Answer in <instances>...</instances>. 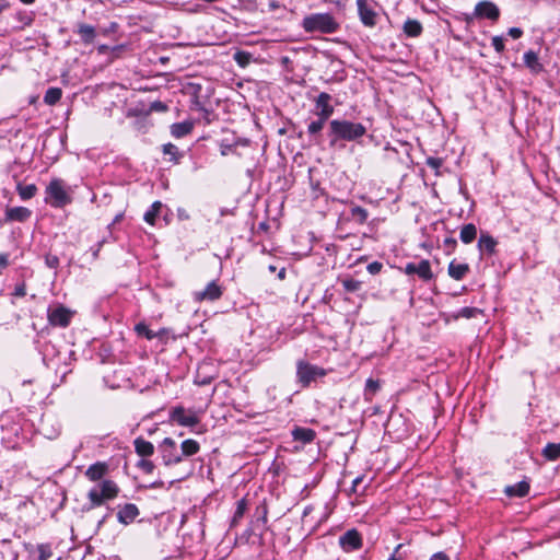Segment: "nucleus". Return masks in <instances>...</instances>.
<instances>
[{
  "label": "nucleus",
  "mask_w": 560,
  "mask_h": 560,
  "mask_svg": "<svg viewBox=\"0 0 560 560\" xmlns=\"http://www.w3.org/2000/svg\"><path fill=\"white\" fill-rule=\"evenodd\" d=\"M365 132V127L360 122L334 119L329 122L328 137L330 145H335L340 140L354 141L364 136Z\"/></svg>",
  "instance_id": "1"
},
{
  "label": "nucleus",
  "mask_w": 560,
  "mask_h": 560,
  "mask_svg": "<svg viewBox=\"0 0 560 560\" xmlns=\"http://www.w3.org/2000/svg\"><path fill=\"white\" fill-rule=\"evenodd\" d=\"M302 27L306 33L331 34L338 30L339 24L329 13H313L303 19Z\"/></svg>",
  "instance_id": "2"
},
{
  "label": "nucleus",
  "mask_w": 560,
  "mask_h": 560,
  "mask_svg": "<svg viewBox=\"0 0 560 560\" xmlns=\"http://www.w3.org/2000/svg\"><path fill=\"white\" fill-rule=\"evenodd\" d=\"M46 202L54 208H63L71 203L72 198L62 179L54 178L46 187Z\"/></svg>",
  "instance_id": "3"
},
{
  "label": "nucleus",
  "mask_w": 560,
  "mask_h": 560,
  "mask_svg": "<svg viewBox=\"0 0 560 560\" xmlns=\"http://www.w3.org/2000/svg\"><path fill=\"white\" fill-rule=\"evenodd\" d=\"M326 375L327 371L318 365L311 364L304 360L296 362V378L302 387H308L312 382Z\"/></svg>",
  "instance_id": "4"
},
{
  "label": "nucleus",
  "mask_w": 560,
  "mask_h": 560,
  "mask_svg": "<svg viewBox=\"0 0 560 560\" xmlns=\"http://www.w3.org/2000/svg\"><path fill=\"white\" fill-rule=\"evenodd\" d=\"M73 312L63 305L50 306L47 310L48 323L54 327L66 328L70 325Z\"/></svg>",
  "instance_id": "5"
},
{
  "label": "nucleus",
  "mask_w": 560,
  "mask_h": 560,
  "mask_svg": "<svg viewBox=\"0 0 560 560\" xmlns=\"http://www.w3.org/2000/svg\"><path fill=\"white\" fill-rule=\"evenodd\" d=\"M162 460L165 466L176 465L182 462V455L177 452L176 443L171 438H165L159 446Z\"/></svg>",
  "instance_id": "6"
},
{
  "label": "nucleus",
  "mask_w": 560,
  "mask_h": 560,
  "mask_svg": "<svg viewBox=\"0 0 560 560\" xmlns=\"http://www.w3.org/2000/svg\"><path fill=\"white\" fill-rule=\"evenodd\" d=\"M170 419L183 427H195L199 423V418L194 412L187 413L182 406L174 407L171 410Z\"/></svg>",
  "instance_id": "7"
},
{
  "label": "nucleus",
  "mask_w": 560,
  "mask_h": 560,
  "mask_svg": "<svg viewBox=\"0 0 560 560\" xmlns=\"http://www.w3.org/2000/svg\"><path fill=\"white\" fill-rule=\"evenodd\" d=\"M339 545L346 552L360 549L362 547V538L360 533L354 528L347 530L339 537Z\"/></svg>",
  "instance_id": "8"
},
{
  "label": "nucleus",
  "mask_w": 560,
  "mask_h": 560,
  "mask_svg": "<svg viewBox=\"0 0 560 560\" xmlns=\"http://www.w3.org/2000/svg\"><path fill=\"white\" fill-rule=\"evenodd\" d=\"M474 16L478 19H489L491 21H497L500 16L499 8L491 1H480L476 4Z\"/></svg>",
  "instance_id": "9"
},
{
  "label": "nucleus",
  "mask_w": 560,
  "mask_h": 560,
  "mask_svg": "<svg viewBox=\"0 0 560 560\" xmlns=\"http://www.w3.org/2000/svg\"><path fill=\"white\" fill-rule=\"evenodd\" d=\"M223 294L222 288L218 284L217 281H211L207 284V287L201 290L194 293V299L197 302L202 301H217L219 300Z\"/></svg>",
  "instance_id": "10"
},
{
  "label": "nucleus",
  "mask_w": 560,
  "mask_h": 560,
  "mask_svg": "<svg viewBox=\"0 0 560 560\" xmlns=\"http://www.w3.org/2000/svg\"><path fill=\"white\" fill-rule=\"evenodd\" d=\"M372 2V0H357L360 20L366 26H374L376 23V13Z\"/></svg>",
  "instance_id": "11"
},
{
  "label": "nucleus",
  "mask_w": 560,
  "mask_h": 560,
  "mask_svg": "<svg viewBox=\"0 0 560 560\" xmlns=\"http://www.w3.org/2000/svg\"><path fill=\"white\" fill-rule=\"evenodd\" d=\"M405 271L408 275L417 273L418 277L424 281H429L433 278V272L431 270L430 262L427 259H423V260L419 261L418 264H416V262L407 264Z\"/></svg>",
  "instance_id": "12"
},
{
  "label": "nucleus",
  "mask_w": 560,
  "mask_h": 560,
  "mask_svg": "<svg viewBox=\"0 0 560 560\" xmlns=\"http://www.w3.org/2000/svg\"><path fill=\"white\" fill-rule=\"evenodd\" d=\"M331 96L326 92H322L315 100L317 112V117H322L324 119H329V117L334 114V107L330 105Z\"/></svg>",
  "instance_id": "13"
},
{
  "label": "nucleus",
  "mask_w": 560,
  "mask_h": 560,
  "mask_svg": "<svg viewBox=\"0 0 560 560\" xmlns=\"http://www.w3.org/2000/svg\"><path fill=\"white\" fill-rule=\"evenodd\" d=\"M32 217V211L26 207L7 208L4 212L5 222H26Z\"/></svg>",
  "instance_id": "14"
},
{
  "label": "nucleus",
  "mask_w": 560,
  "mask_h": 560,
  "mask_svg": "<svg viewBox=\"0 0 560 560\" xmlns=\"http://www.w3.org/2000/svg\"><path fill=\"white\" fill-rule=\"evenodd\" d=\"M139 509L133 503H126L124 506L119 509L117 512V520L119 523L124 525H129L132 523L137 516L139 515Z\"/></svg>",
  "instance_id": "15"
},
{
  "label": "nucleus",
  "mask_w": 560,
  "mask_h": 560,
  "mask_svg": "<svg viewBox=\"0 0 560 560\" xmlns=\"http://www.w3.org/2000/svg\"><path fill=\"white\" fill-rule=\"evenodd\" d=\"M96 487L105 501L115 499L119 493V487L110 479L102 480V482Z\"/></svg>",
  "instance_id": "16"
},
{
  "label": "nucleus",
  "mask_w": 560,
  "mask_h": 560,
  "mask_svg": "<svg viewBox=\"0 0 560 560\" xmlns=\"http://www.w3.org/2000/svg\"><path fill=\"white\" fill-rule=\"evenodd\" d=\"M194 129V122L191 120H185L175 122L171 126V135L176 138H184L189 135Z\"/></svg>",
  "instance_id": "17"
},
{
  "label": "nucleus",
  "mask_w": 560,
  "mask_h": 560,
  "mask_svg": "<svg viewBox=\"0 0 560 560\" xmlns=\"http://www.w3.org/2000/svg\"><path fill=\"white\" fill-rule=\"evenodd\" d=\"M107 469H108V466L106 463H95L93 465H91L86 471H85V476L91 480V481H98L101 480L105 474L107 472Z\"/></svg>",
  "instance_id": "18"
},
{
  "label": "nucleus",
  "mask_w": 560,
  "mask_h": 560,
  "mask_svg": "<svg viewBox=\"0 0 560 560\" xmlns=\"http://www.w3.org/2000/svg\"><path fill=\"white\" fill-rule=\"evenodd\" d=\"M133 445L136 453L143 458L149 457L154 453V445L143 438H137L133 441Z\"/></svg>",
  "instance_id": "19"
},
{
  "label": "nucleus",
  "mask_w": 560,
  "mask_h": 560,
  "mask_svg": "<svg viewBox=\"0 0 560 560\" xmlns=\"http://www.w3.org/2000/svg\"><path fill=\"white\" fill-rule=\"evenodd\" d=\"M292 436L295 441L311 443L315 440L316 433L313 429L310 428L295 427L292 430Z\"/></svg>",
  "instance_id": "20"
},
{
  "label": "nucleus",
  "mask_w": 560,
  "mask_h": 560,
  "mask_svg": "<svg viewBox=\"0 0 560 560\" xmlns=\"http://www.w3.org/2000/svg\"><path fill=\"white\" fill-rule=\"evenodd\" d=\"M497 246V241L487 233H481L478 241V248L481 253H487L489 255L494 253Z\"/></svg>",
  "instance_id": "21"
},
{
  "label": "nucleus",
  "mask_w": 560,
  "mask_h": 560,
  "mask_svg": "<svg viewBox=\"0 0 560 560\" xmlns=\"http://www.w3.org/2000/svg\"><path fill=\"white\" fill-rule=\"evenodd\" d=\"M77 33L84 44H92L96 36L95 27L89 24H79Z\"/></svg>",
  "instance_id": "22"
},
{
  "label": "nucleus",
  "mask_w": 560,
  "mask_h": 560,
  "mask_svg": "<svg viewBox=\"0 0 560 560\" xmlns=\"http://www.w3.org/2000/svg\"><path fill=\"white\" fill-rule=\"evenodd\" d=\"M200 451V444L192 439H188L182 442L180 444V455L182 458L184 456L189 457L197 454Z\"/></svg>",
  "instance_id": "23"
},
{
  "label": "nucleus",
  "mask_w": 560,
  "mask_h": 560,
  "mask_svg": "<svg viewBox=\"0 0 560 560\" xmlns=\"http://www.w3.org/2000/svg\"><path fill=\"white\" fill-rule=\"evenodd\" d=\"M404 33L409 37H418L422 33V25L418 20L409 19L404 23Z\"/></svg>",
  "instance_id": "24"
},
{
  "label": "nucleus",
  "mask_w": 560,
  "mask_h": 560,
  "mask_svg": "<svg viewBox=\"0 0 560 560\" xmlns=\"http://www.w3.org/2000/svg\"><path fill=\"white\" fill-rule=\"evenodd\" d=\"M477 236V228L472 223L465 224L460 230V241L465 244L471 243Z\"/></svg>",
  "instance_id": "25"
},
{
  "label": "nucleus",
  "mask_w": 560,
  "mask_h": 560,
  "mask_svg": "<svg viewBox=\"0 0 560 560\" xmlns=\"http://www.w3.org/2000/svg\"><path fill=\"white\" fill-rule=\"evenodd\" d=\"M529 491V485L526 481H521L515 486L506 487L505 493L510 497H524Z\"/></svg>",
  "instance_id": "26"
},
{
  "label": "nucleus",
  "mask_w": 560,
  "mask_h": 560,
  "mask_svg": "<svg viewBox=\"0 0 560 560\" xmlns=\"http://www.w3.org/2000/svg\"><path fill=\"white\" fill-rule=\"evenodd\" d=\"M88 499L90 503L86 506V510L98 508L103 505L105 502V499L102 498V495L100 494L97 487H93L92 489H90V491L88 492Z\"/></svg>",
  "instance_id": "27"
},
{
  "label": "nucleus",
  "mask_w": 560,
  "mask_h": 560,
  "mask_svg": "<svg viewBox=\"0 0 560 560\" xmlns=\"http://www.w3.org/2000/svg\"><path fill=\"white\" fill-rule=\"evenodd\" d=\"M16 191L22 200H28L36 195L37 187L35 184L23 185L19 183L16 186Z\"/></svg>",
  "instance_id": "28"
},
{
  "label": "nucleus",
  "mask_w": 560,
  "mask_h": 560,
  "mask_svg": "<svg viewBox=\"0 0 560 560\" xmlns=\"http://www.w3.org/2000/svg\"><path fill=\"white\" fill-rule=\"evenodd\" d=\"M468 265L451 262L448 266V275L455 279L460 280L468 272Z\"/></svg>",
  "instance_id": "29"
},
{
  "label": "nucleus",
  "mask_w": 560,
  "mask_h": 560,
  "mask_svg": "<svg viewBox=\"0 0 560 560\" xmlns=\"http://www.w3.org/2000/svg\"><path fill=\"white\" fill-rule=\"evenodd\" d=\"M524 62L534 72H539L542 69V66L538 61L537 54L533 50L525 52Z\"/></svg>",
  "instance_id": "30"
},
{
  "label": "nucleus",
  "mask_w": 560,
  "mask_h": 560,
  "mask_svg": "<svg viewBox=\"0 0 560 560\" xmlns=\"http://www.w3.org/2000/svg\"><path fill=\"white\" fill-rule=\"evenodd\" d=\"M547 460H557L560 457V443H548L542 450Z\"/></svg>",
  "instance_id": "31"
},
{
  "label": "nucleus",
  "mask_w": 560,
  "mask_h": 560,
  "mask_svg": "<svg viewBox=\"0 0 560 560\" xmlns=\"http://www.w3.org/2000/svg\"><path fill=\"white\" fill-rule=\"evenodd\" d=\"M162 202L161 201H154L151 207L145 211L144 215H143V220L153 225L155 223V219L156 217L159 215L160 213V210L162 208Z\"/></svg>",
  "instance_id": "32"
},
{
  "label": "nucleus",
  "mask_w": 560,
  "mask_h": 560,
  "mask_svg": "<svg viewBox=\"0 0 560 560\" xmlns=\"http://www.w3.org/2000/svg\"><path fill=\"white\" fill-rule=\"evenodd\" d=\"M247 510V501L246 499H241L237 501L236 503V510L234 512V515L232 517V521H231V526H236L240 521L243 518L245 512Z\"/></svg>",
  "instance_id": "33"
},
{
  "label": "nucleus",
  "mask_w": 560,
  "mask_h": 560,
  "mask_svg": "<svg viewBox=\"0 0 560 560\" xmlns=\"http://www.w3.org/2000/svg\"><path fill=\"white\" fill-rule=\"evenodd\" d=\"M381 389V382L378 380L369 378L365 383L364 397L366 400H372L374 395Z\"/></svg>",
  "instance_id": "34"
},
{
  "label": "nucleus",
  "mask_w": 560,
  "mask_h": 560,
  "mask_svg": "<svg viewBox=\"0 0 560 560\" xmlns=\"http://www.w3.org/2000/svg\"><path fill=\"white\" fill-rule=\"evenodd\" d=\"M62 91L60 88H49L44 95V102L48 105H55L60 101Z\"/></svg>",
  "instance_id": "35"
},
{
  "label": "nucleus",
  "mask_w": 560,
  "mask_h": 560,
  "mask_svg": "<svg viewBox=\"0 0 560 560\" xmlns=\"http://www.w3.org/2000/svg\"><path fill=\"white\" fill-rule=\"evenodd\" d=\"M327 119H324L322 117H318L316 120H313L311 121L308 125H307V132L311 135V136H316L318 135L325 124H326Z\"/></svg>",
  "instance_id": "36"
},
{
  "label": "nucleus",
  "mask_w": 560,
  "mask_h": 560,
  "mask_svg": "<svg viewBox=\"0 0 560 560\" xmlns=\"http://www.w3.org/2000/svg\"><path fill=\"white\" fill-rule=\"evenodd\" d=\"M135 330L139 336L145 337L148 340L154 339L158 334L152 331L144 323H139L136 325Z\"/></svg>",
  "instance_id": "37"
},
{
  "label": "nucleus",
  "mask_w": 560,
  "mask_h": 560,
  "mask_svg": "<svg viewBox=\"0 0 560 560\" xmlns=\"http://www.w3.org/2000/svg\"><path fill=\"white\" fill-rule=\"evenodd\" d=\"M163 153L165 155H170L171 160L176 162V163L178 162V160L180 158V154L178 152V148L175 144L171 143V142H168V143L163 145Z\"/></svg>",
  "instance_id": "38"
},
{
  "label": "nucleus",
  "mask_w": 560,
  "mask_h": 560,
  "mask_svg": "<svg viewBox=\"0 0 560 560\" xmlns=\"http://www.w3.org/2000/svg\"><path fill=\"white\" fill-rule=\"evenodd\" d=\"M233 58L238 66L246 67L252 60V54L238 50L234 54Z\"/></svg>",
  "instance_id": "39"
},
{
  "label": "nucleus",
  "mask_w": 560,
  "mask_h": 560,
  "mask_svg": "<svg viewBox=\"0 0 560 560\" xmlns=\"http://www.w3.org/2000/svg\"><path fill=\"white\" fill-rule=\"evenodd\" d=\"M38 558L37 560H49L52 556V550L50 544H39L37 546Z\"/></svg>",
  "instance_id": "40"
},
{
  "label": "nucleus",
  "mask_w": 560,
  "mask_h": 560,
  "mask_svg": "<svg viewBox=\"0 0 560 560\" xmlns=\"http://www.w3.org/2000/svg\"><path fill=\"white\" fill-rule=\"evenodd\" d=\"M482 312L477 307H464L462 308L456 317L472 318Z\"/></svg>",
  "instance_id": "41"
},
{
  "label": "nucleus",
  "mask_w": 560,
  "mask_h": 560,
  "mask_svg": "<svg viewBox=\"0 0 560 560\" xmlns=\"http://www.w3.org/2000/svg\"><path fill=\"white\" fill-rule=\"evenodd\" d=\"M137 467L145 474H152L155 468L153 462L145 458L140 459L137 464Z\"/></svg>",
  "instance_id": "42"
},
{
  "label": "nucleus",
  "mask_w": 560,
  "mask_h": 560,
  "mask_svg": "<svg viewBox=\"0 0 560 560\" xmlns=\"http://www.w3.org/2000/svg\"><path fill=\"white\" fill-rule=\"evenodd\" d=\"M205 368H207V365H205V364H202L198 368L197 375L195 378V383L198 385H208L213 380L212 376H201V370H203Z\"/></svg>",
  "instance_id": "43"
},
{
  "label": "nucleus",
  "mask_w": 560,
  "mask_h": 560,
  "mask_svg": "<svg viewBox=\"0 0 560 560\" xmlns=\"http://www.w3.org/2000/svg\"><path fill=\"white\" fill-rule=\"evenodd\" d=\"M402 544L398 545L388 560H405L406 553L402 551Z\"/></svg>",
  "instance_id": "44"
},
{
  "label": "nucleus",
  "mask_w": 560,
  "mask_h": 560,
  "mask_svg": "<svg viewBox=\"0 0 560 560\" xmlns=\"http://www.w3.org/2000/svg\"><path fill=\"white\" fill-rule=\"evenodd\" d=\"M363 482V477H357L352 480V485H351V492L353 493H361L364 491V487L362 489H360V486L361 483Z\"/></svg>",
  "instance_id": "45"
},
{
  "label": "nucleus",
  "mask_w": 560,
  "mask_h": 560,
  "mask_svg": "<svg viewBox=\"0 0 560 560\" xmlns=\"http://www.w3.org/2000/svg\"><path fill=\"white\" fill-rule=\"evenodd\" d=\"M150 109L153 112L164 113L168 109L167 105L161 101H154L150 105Z\"/></svg>",
  "instance_id": "46"
},
{
  "label": "nucleus",
  "mask_w": 560,
  "mask_h": 560,
  "mask_svg": "<svg viewBox=\"0 0 560 560\" xmlns=\"http://www.w3.org/2000/svg\"><path fill=\"white\" fill-rule=\"evenodd\" d=\"M343 287L347 291H350V292H354L359 289L360 287V282L359 281H355V280H345L343 281Z\"/></svg>",
  "instance_id": "47"
},
{
  "label": "nucleus",
  "mask_w": 560,
  "mask_h": 560,
  "mask_svg": "<svg viewBox=\"0 0 560 560\" xmlns=\"http://www.w3.org/2000/svg\"><path fill=\"white\" fill-rule=\"evenodd\" d=\"M492 46L498 52H502L504 50V42L501 36H494L492 38Z\"/></svg>",
  "instance_id": "48"
},
{
  "label": "nucleus",
  "mask_w": 560,
  "mask_h": 560,
  "mask_svg": "<svg viewBox=\"0 0 560 560\" xmlns=\"http://www.w3.org/2000/svg\"><path fill=\"white\" fill-rule=\"evenodd\" d=\"M256 512L259 513V516L257 517V522H261L265 525L267 523V514H268L267 506L261 505V506L257 508Z\"/></svg>",
  "instance_id": "49"
},
{
  "label": "nucleus",
  "mask_w": 560,
  "mask_h": 560,
  "mask_svg": "<svg viewBox=\"0 0 560 560\" xmlns=\"http://www.w3.org/2000/svg\"><path fill=\"white\" fill-rule=\"evenodd\" d=\"M382 268H383V265H382V262H378V261H373L368 265V270L372 275L378 273L382 270Z\"/></svg>",
  "instance_id": "50"
},
{
  "label": "nucleus",
  "mask_w": 560,
  "mask_h": 560,
  "mask_svg": "<svg viewBox=\"0 0 560 560\" xmlns=\"http://www.w3.org/2000/svg\"><path fill=\"white\" fill-rule=\"evenodd\" d=\"M427 164L434 168V170H438L441 165H442V161L440 159H435V158H429L427 160Z\"/></svg>",
  "instance_id": "51"
},
{
  "label": "nucleus",
  "mask_w": 560,
  "mask_h": 560,
  "mask_svg": "<svg viewBox=\"0 0 560 560\" xmlns=\"http://www.w3.org/2000/svg\"><path fill=\"white\" fill-rule=\"evenodd\" d=\"M509 35L514 38V39H517L520 38L522 35H523V31L518 27H512L509 30Z\"/></svg>",
  "instance_id": "52"
},
{
  "label": "nucleus",
  "mask_w": 560,
  "mask_h": 560,
  "mask_svg": "<svg viewBox=\"0 0 560 560\" xmlns=\"http://www.w3.org/2000/svg\"><path fill=\"white\" fill-rule=\"evenodd\" d=\"M9 266V254H0V268L4 269Z\"/></svg>",
  "instance_id": "53"
},
{
  "label": "nucleus",
  "mask_w": 560,
  "mask_h": 560,
  "mask_svg": "<svg viewBox=\"0 0 560 560\" xmlns=\"http://www.w3.org/2000/svg\"><path fill=\"white\" fill-rule=\"evenodd\" d=\"M47 264H48L49 267L55 268V267L58 266L59 259L56 256L48 257L47 258Z\"/></svg>",
  "instance_id": "54"
},
{
  "label": "nucleus",
  "mask_w": 560,
  "mask_h": 560,
  "mask_svg": "<svg viewBox=\"0 0 560 560\" xmlns=\"http://www.w3.org/2000/svg\"><path fill=\"white\" fill-rule=\"evenodd\" d=\"M431 560H450V559L445 553L436 552L432 556Z\"/></svg>",
  "instance_id": "55"
},
{
  "label": "nucleus",
  "mask_w": 560,
  "mask_h": 560,
  "mask_svg": "<svg viewBox=\"0 0 560 560\" xmlns=\"http://www.w3.org/2000/svg\"><path fill=\"white\" fill-rule=\"evenodd\" d=\"M10 7L8 0H0V14Z\"/></svg>",
  "instance_id": "56"
},
{
  "label": "nucleus",
  "mask_w": 560,
  "mask_h": 560,
  "mask_svg": "<svg viewBox=\"0 0 560 560\" xmlns=\"http://www.w3.org/2000/svg\"><path fill=\"white\" fill-rule=\"evenodd\" d=\"M312 511H313V506L312 505L305 506L304 510H303L302 517L305 518L308 514H311Z\"/></svg>",
  "instance_id": "57"
},
{
  "label": "nucleus",
  "mask_w": 560,
  "mask_h": 560,
  "mask_svg": "<svg viewBox=\"0 0 560 560\" xmlns=\"http://www.w3.org/2000/svg\"><path fill=\"white\" fill-rule=\"evenodd\" d=\"M163 485H164V483H163V481H154V482H152V483L149 486V488H151V489H158V488H162V487H163Z\"/></svg>",
  "instance_id": "58"
},
{
  "label": "nucleus",
  "mask_w": 560,
  "mask_h": 560,
  "mask_svg": "<svg viewBox=\"0 0 560 560\" xmlns=\"http://www.w3.org/2000/svg\"><path fill=\"white\" fill-rule=\"evenodd\" d=\"M285 275H287V270L284 267H282L279 272H278V279L279 280H283L285 278Z\"/></svg>",
  "instance_id": "59"
},
{
  "label": "nucleus",
  "mask_w": 560,
  "mask_h": 560,
  "mask_svg": "<svg viewBox=\"0 0 560 560\" xmlns=\"http://www.w3.org/2000/svg\"><path fill=\"white\" fill-rule=\"evenodd\" d=\"M15 295L23 296L25 295V290L23 287L15 289Z\"/></svg>",
  "instance_id": "60"
},
{
  "label": "nucleus",
  "mask_w": 560,
  "mask_h": 560,
  "mask_svg": "<svg viewBox=\"0 0 560 560\" xmlns=\"http://www.w3.org/2000/svg\"><path fill=\"white\" fill-rule=\"evenodd\" d=\"M178 217L179 219H188L189 215L187 213H185V211L183 210H178Z\"/></svg>",
  "instance_id": "61"
},
{
  "label": "nucleus",
  "mask_w": 560,
  "mask_h": 560,
  "mask_svg": "<svg viewBox=\"0 0 560 560\" xmlns=\"http://www.w3.org/2000/svg\"><path fill=\"white\" fill-rule=\"evenodd\" d=\"M22 3L24 4H32L34 3L36 0H20Z\"/></svg>",
  "instance_id": "62"
},
{
  "label": "nucleus",
  "mask_w": 560,
  "mask_h": 560,
  "mask_svg": "<svg viewBox=\"0 0 560 560\" xmlns=\"http://www.w3.org/2000/svg\"><path fill=\"white\" fill-rule=\"evenodd\" d=\"M268 269H269V271H270V272H276V271H277V267H276V266H273V265H270V266L268 267Z\"/></svg>",
  "instance_id": "63"
},
{
  "label": "nucleus",
  "mask_w": 560,
  "mask_h": 560,
  "mask_svg": "<svg viewBox=\"0 0 560 560\" xmlns=\"http://www.w3.org/2000/svg\"><path fill=\"white\" fill-rule=\"evenodd\" d=\"M229 150H230V147L223 148L221 151L222 155H226Z\"/></svg>",
  "instance_id": "64"
}]
</instances>
